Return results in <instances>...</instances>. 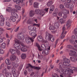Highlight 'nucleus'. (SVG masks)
Instances as JSON below:
<instances>
[{
	"instance_id": "1",
	"label": "nucleus",
	"mask_w": 77,
	"mask_h": 77,
	"mask_svg": "<svg viewBox=\"0 0 77 77\" xmlns=\"http://www.w3.org/2000/svg\"><path fill=\"white\" fill-rule=\"evenodd\" d=\"M70 68H71V67L69 65L66 66V67H64V68L66 70L64 71V69H63V73L62 74H63L64 77H71V76L69 75L70 74V71L71 70Z\"/></svg>"
},
{
	"instance_id": "2",
	"label": "nucleus",
	"mask_w": 77,
	"mask_h": 77,
	"mask_svg": "<svg viewBox=\"0 0 77 77\" xmlns=\"http://www.w3.org/2000/svg\"><path fill=\"white\" fill-rule=\"evenodd\" d=\"M30 35L32 36V37L29 38L26 37L25 38V41L27 44H30V42L29 41V39L32 41V42H33L34 40L33 39H35V37L36 36V33L35 32L33 31H31L29 32Z\"/></svg>"
},
{
	"instance_id": "3",
	"label": "nucleus",
	"mask_w": 77,
	"mask_h": 77,
	"mask_svg": "<svg viewBox=\"0 0 77 77\" xmlns=\"http://www.w3.org/2000/svg\"><path fill=\"white\" fill-rule=\"evenodd\" d=\"M17 38L19 39H20V41L17 38H15L14 41L16 44H19V43H20V42L21 41H23L24 39V36L23 35V34L21 33L17 35Z\"/></svg>"
},
{
	"instance_id": "4",
	"label": "nucleus",
	"mask_w": 77,
	"mask_h": 77,
	"mask_svg": "<svg viewBox=\"0 0 77 77\" xmlns=\"http://www.w3.org/2000/svg\"><path fill=\"white\" fill-rule=\"evenodd\" d=\"M45 39L51 41V42H54V37H53V35L47 31L46 32Z\"/></svg>"
},
{
	"instance_id": "5",
	"label": "nucleus",
	"mask_w": 77,
	"mask_h": 77,
	"mask_svg": "<svg viewBox=\"0 0 77 77\" xmlns=\"http://www.w3.org/2000/svg\"><path fill=\"white\" fill-rule=\"evenodd\" d=\"M35 14L37 15H41V16H42V17L45 14L44 10H40L39 9H37L35 11Z\"/></svg>"
},
{
	"instance_id": "6",
	"label": "nucleus",
	"mask_w": 77,
	"mask_h": 77,
	"mask_svg": "<svg viewBox=\"0 0 77 77\" xmlns=\"http://www.w3.org/2000/svg\"><path fill=\"white\" fill-rule=\"evenodd\" d=\"M63 61H62V63L63 62V64L65 66L64 67H66V66L68 65H69L68 64L67 65V63H69L70 62V60H69L68 59L65 58L63 59Z\"/></svg>"
},
{
	"instance_id": "7",
	"label": "nucleus",
	"mask_w": 77,
	"mask_h": 77,
	"mask_svg": "<svg viewBox=\"0 0 77 77\" xmlns=\"http://www.w3.org/2000/svg\"><path fill=\"white\" fill-rule=\"evenodd\" d=\"M66 28L65 26H63L62 28L63 31L62 32V34L61 35V36L60 37V39H63L65 37V33L64 32H65V30Z\"/></svg>"
},
{
	"instance_id": "8",
	"label": "nucleus",
	"mask_w": 77,
	"mask_h": 77,
	"mask_svg": "<svg viewBox=\"0 0 77 77\" xmlns=\"http://www.w3.org/2000/svg\"><path fill=\"white\" fill-rule=\"evenodd\" d=\"M67 2H65L64 3V6L67 8H69V4L71 3V0H68Z\"/></svg>"
},
{
	"instance_id": "9",
	"label": "nucleus",
	"mask_w": 77,
	"mask_h": 77,
	"mask_svg": "<svg viewBox=\"0 0 77 77\" xmlns=\"http://www.w3.org/2000/svg\"><path fill=\"white\" fill-rule=\"evenodd\" d=\"M28 66L29 67H30L34 69H37V70H39V69H41V67H38L35 66H33L30 64H28Z\"/></svg>"
},
{
	"instance_id": "10",
	"label": "nucleus",
	"mask_w": 77,
	"mask_h": 77,
	"mask_svg": "<svg viewBox=\"0 0 77 77\" xmlns=\"http://www.w3.org/2000/svg\"><path fill=\"white\" fill-rule=\"evenodd\" d=\"M71 23H72V21L71 20L69 19L67 20L66 24V26L67 28H69L71 26Z\"/></svg>"
},
{
	"instance_id": "11",
	"label": "nucleus",
	"mask_w": 77,
	"mask_h": 77,
	"mask_svg": "<svg viewBox=\"0 0 77 77\" xmlns=\"http://www.w3.org/2000/svg\"><path fill=\"white\" fill-rule=\"evenodd\" d=\"M11 65L14 68H17L19 66V64L14 62L12 63Z\"/></svg>"
},
{
	"instance_id": "12",
	"label": "nucleus",
	"mask_w": 77,
	"mask_h": 77,
	"mask_svg": "<svg viewBox=\"0 0 77 77\" xmlns=\"http://www.w3.org/2000/svg\"><path fill=\"white\" fill-rule=\"evenodd\" d=\"M14 48L16 49L18 48V50H20V45L19 44L16 43L14 44Z\"/></svg>"
},
{
	"instance_id": "13",
	"label": "nucleus",
	"mask_w": 77,
	"mask_h": 77,
	"mask_svg": "<svg viewBox=\"0 0 77 77\" xmlns=\"http://www.w3.org/2000/svg\"><path fill=\"white\" fill-rule=\"evenodd\" d=\"M11 15L16 18H18V15L16 13L14 12H12L11 13Z\"/></svg>"
},
{
	"instance_id": "14",
	"label": "nucleus",
	"mask_w": 77,
	"mask_h": 77,
	"mask_svg": "<svg viewBox=\"0 0 77 77\" xmlns=\"http://www.w3.org/2000/svg\"><path fill=\"white\" fill-rule=\"evenodd\" d=\"M70 59L71 61L72 62H74L75 63L76 62H77V58H75L73 57H70Z\"/></svg>"
},
{
	"instance_id": "15",
	"label": "nucleus",
	"mask_w": 77,
	"mask_h": 77,
	"mask_svg": "<svg viewBox=\"0 0 77 77\" xmlns=\"http://www.w3.org/2000/svg\"><path fill=\"white\" fill-rule=\"evenodd\" d=\"M16 59V56L14 55H11L10 57V59L11 61H14Z\"/></svg>"
},
{
	"instance_id": "16",
	"label": "nucleus",
	"mask_w": 77,
	"mask_h": 77,
	"mask_svg": "<svg viewBox=\"0 0 77 77\" xmlns=\"http://www.w3.org/2000/svg\"><path fill=\"white\" fill-rule=\"evenodd\" d=\"M5 63L8 65H10L11 64V62L9 59H6L5 60Z\"/></svg>"
},
{
	"instance_id": "17",
	"label": "nucleus",
	"mask_w": 77,
	"mask_h": 77,
	"mask_svg": "<svg viewBox=\"0 0 77 77\" xmlns=\"http://www.w3.org/2000/svg\"><path fill=\"white\" fill-rule=\"evenodd\" d=\"M70 52L72 53V55L74 57H77V53L76 52L72 50H71Z\"/></svg>"
},
{
	"instance_id": "18",
	"label": "nucleus",
	"mask_w": 77,
	"mask_h": 77,
	"mask_svg": "<svg viewBox=\"0 0 77 77\" xmlns=\"http://www.w3.org/2000/svg\"><path fill=\"white\" fill-rule=\"evenodd\" d=\"M35 15V13L33 10L29 12V16L31 17H32Z\"/></svg>"
},
{
	"instance_id": "19",
	"label": "nucleus",
	"mask_w": 77,
	"mask_h": 77,
	"mask_svg": "<svg viewBox=\"0 0 77 77\" xmlns=\"http://www.w3.org/2000/svg\"><path fill=\"white\" fill-rule=\"evenodd\" d=\"M55 70L56 71H57L58 72H59L60 74H63L62 72L63 71V69H61V70H60L58 68H56L55 69Z\"/></svg>"
},
{
	"instance_id": "20",
	"label": "nucleus",
	"mask_w": 77,
	"mask_h": 77,
	"mask_svg": "<svg viewBox=\"0 0 77 77\" xmlns=\"http://www.w3.org/2000/svg\"><path fill=\"white\" fill-rule=\"evenodd\" d=\"M5 75L6 77H12V74L7 72L5 73Z\"/></svg>"
},
{
	"instance_id": "21",
	"label": "nucleus",
	"mask_w": 77,
	"mask_h": 77,
	"mask_svg": "<svg viewBox=\"0 0 77 77\" xmlns=\"http://www.w3.org/2000/svg\"><path fill=\"white\" fill-rule=\"evenodd\" d=\"M39 6V3L37 2H35L33 4V6L35 8H38Z\"/></svg>"
},
{
	"instance_id": "22",
	"label": "nucleus",
	"mask_w": 77,
	"mask_h": 77,
	"mask_svg": "<svg viewBox=\"0 0 77 77\" xmlns=\"http://www.w3.org/2000/svg\"><path fill=\"white\" fill-rule=\"evenodd\" d=\"M63 14L65 15H68V14H69V11H68V10L65 9L64 10Z\"/></svg>"
},
{
	"instance_id": "23",
	"label": "nucleus",
	"mask_w": 77,
	"mask_h": 77,
	"mask_svg": "<svg viewBox=\"0 0 77 77\" xmlns=\"http://www.w3.org/2000/svg\"><path fill=\"white\" fill-rule=\"evenodd\" d=\"M14 6L15 8L17 9V10H18V11H21V7L20 6H19L17 5H15Z\"/></svg>"
},
{
	"instance_id": "24",
	"label": "nucleus",
	"mask_w": 77,
	"mask_h": 77,
	"mask_svg": "<svg viewBox=\"0 0 77 77\" xmlns=\"http://www.w3.org/2000/svg\"><path fill=\"white\" fill-rule=\"evenodd\" d=\"M9 52L12 54H14L15 53V51H16L15 50H14L12 49H10L9 50Z\"/></svg>"
},
{
	"instance_id": "25",
	"label": "nucleus",
	"mask_w": 77,
	"mask_h": 77,
	"mask_svg": "<svg viewBox=\"0 0 77 77\" xmlns=\"http://www.w3.org/2000/svg\"><path fill=\"white\" fill-rule=\"evenodd\" d=\"M33 23V22L32 19H29L27 22V23L28 24H32Z\"/></svg>"
},
{
	"instance_id": "26",
	"label": "nucleus",
	"mask_w": 77,
	"mask_h": 77,
	"mask_svg": "<svg viewBox=\"0 0 77 77\" xmlns=\"http://www.w3.org/2000/svg\"><path fill=\"white\" fill-rule=\"evenodd\" d=\"M29 67V64L28 65V66L27 67V68H28V70L29 72H32L33 71V69H32V68H31L30 67Z\"/></svg>"
},
{
	"instance_id": "27",
	"label": "nucleus",
	"mask_w": 77,
	"mask_h": 77,
	"mask_svg": "<svg viewBox=\"0 0 77 77\" xmlns=\"http://www.w3.org/2000/svg\"><path fill=\"white\" fill-rule=\"evenodd\" d=\"M49 29L50 30H54L55 27L53 26H49Z\"/></svg>"
},
{
	"instance_id": "28",
	"label": "nucleus",
	"mask_w": 77,
	"mask_h": 77,
	"mask_svg": "<svg viewBox=\"0 0 77 77\" xmlns=\"http://www.w3.org/2000/svg\"><path fill=\"white\" fill-rule=\"evenodd\" d=\"M21 57L22 59H24L26 57V55L25 54H23L21 55Z\"/></svg>"
},
{
	"instance_id": "29",
	"label": "nucleus",
	"mask_w": 77,
	"mask_h": 77,
	"mask_svg": "<svg viewBox=\"0 0 77 77\" xmlns=\"http://www.w3.org/2000/svg\"><path fill=\"white\" fill-rule=\"evenodd\" d=\"M11 72L13 74L17 73V70L15 69L14 68H12L11 69Z\"/></svg>"
},
{
	"instance_id": "30",
	"label": "nucleus",
	"mask_w": 77,
	"mask_h": 77,
	"mask_svg": "<svg viewBox=\"0 0 77 77\" xmlns=\"http://www.w3.org/2000/svg\"><path fill=\"white\" fill-rule=\"evenodd\" d=\"M54 10V6L53 5H51L50 8V11H51L52 12H53Z\"/></svg>"
},
{
	"instance_id": "31",
	"label": "nucleus",
	"mask_w": 77,
	"mask_h": 77,
	"mask_svg": "<svg viewBox=\"0 0 77 77\" xmlns=\"http://www.w3.org/2000/svg\"><path fill=\"white\" fill-rule=\"evenodd\" d=\"M62 61H61V63H60L59 64V68L60 69H62V66H63V64L62 63L63 62H62Z\"/></svg>"
},
{
	"instance_id": "32",
	"label": "nucleus",
	"mask_w": 77,
	"mask_h": 77,
	"mask_svg": "<svg viewBox=\"0 0 77 77\" xmlns=\"http://www.w3.org/2000/svg\"><path fill=\"white\" fill-rule=\"evenodd\" d=\"M23 0H17V1L16 2V4L17 5H20V3H23Z\"/></svg>"
},
{
	"instance_id": "33",
	"label": "nucleus",
	"mask_w": 77,
	"mask_h": 77,
	"mask_svg": "<svg viewBox=\"0 0 77 77\" xmlns=\"http://www.w3.org/2000/svg\"><path fill=\"white\" fill-rule=\"evenodd\" d=\"M10 19L13 22H15V21H16L15 18V17L13 16H11L10 17Z\"/></svg>"
},
{
	"instance_id": "34",
	"label": "nucleus",
	"mask_w": 77,
	"mask_h": 77,
	"mask_svg": "<svg viewBox=\"0 0 77 77\" xmlns=\"http://www.w3.org/2000/svg\"><path fill=\"white\" fill-rule=\"evenodd\" d=\"M36 46L38 48V49L39 50V51H41L42 50L41 49V48H40V46L39 45V44L37 43H36L35 44Z\"/></svg>"
},
{
	"instance_id": "35",
	"label": "nucleus",
	"mask_w": 77,
	"mask_h": 77,
	"mask_svg": "<svg viewBox=\"0 0 77 77\" xmlns=\"http://www.w3.org/2000/svg\"><path fill=\"white\" fill-rule=\"evenodd\" d=\"M54 26L57 29H58V28H59V23L57 22H56L54 23Z\"/></svg>"
},
{
	"instance_id": "36",
	"label": "nucleus",
	"mask_w": 77,
	"mask_h": 77,
	"mask_svg": "<svg viewBox=\"0 0 77 77\" xmlns=\"http://www.w3.org/2000/svg\"><path fill=\"white\" fill-rule=\"evenodd\" d=\"M38 41L41 42V41H42V36H39L38 38Z\"/></svg>"
},
{
	"instance_id": "37",
	"label": "nucleus",
	"mask_w": 77,
	"mask_h": 77,
	"mask_svg": "<svg viewBox=\"0 0 77 77\" xmlns=\"http://www.w3.org/2000/svg\"><path fill=\"white\" fill-rule=\"evenodd\" d=\"M23 64H21L19 66L18 68V70L19 71H21L22 69L23 68Z\"/></svg>"
},
{
	"instance_id": "38",
	"label": "nucleus",
	"mask_w": 77,
	"mask_h": 77,
	"mask_svg": "<svg viewBox=\"0 0 77 77\" xmlns=\"http://www.w3.org/2000/svg\"><path fill=\"white\" fill-rule=\"evenodd\" d=\"M52 4H53V2L52 1H50L48 3L47 6L48 7H50Z\"/></svg>"
},
{
	"instance_id": "39",
	"label": "nucleus",
	"mask_w": 77,
	"mask_h": 77,
	"mask_svg": "<svg viewBox=\"0 0 77 77\" xmlns=\"http://www.w3.org/2000/svg\"><path fill=\"white\" fill-rule=\"evenodd\" d=\"M21 50L22 51H23V52H25L26 51H27V49L26 48H21Z\"/></svg>"
},
{
	"instance_id": "40",
	"label": "nucleus",
	"mask_w": 77,
	"mask_h": 77,
	"mask_svg": "<svg viewBox=\"0 0 77 77\" xmlns=\"http://www.w3.org/2000/svg\"><path fill=\"white\" fill-rule=\"evenodd\" d=\"M41 47L42 48L43 50H44L46 49V48L45 47V45L44 44H42L41 45Z\"/></svg>"
},
{
	"instance_id": "41",
	"label": "nucleus",
	"mask_w": 77,
	"mask_h": 77,
	"mask_svg": "<svg viewBox=\"0 0 77 77\" xmlns=\"http://www.w3.org/2000/svg\"><path fill=\"white\" fill-rule=\"evenodd\" d=\"M13 75L14 77H18V73L17 72L13 74Z\"/></svg>"
},
{
	"instance_id": "42",
	"label": "nucleus",
	"mask_w": 77,
	"mask_h": 77,
	"mask_svg": "<svg viewBox=\"0 0 77 77\" xmlns=\"http://www.w3.org/2000/svg\"><path fill=\"white\" fill-rule=\"evenodd\" d=\"M1 22H4L5 21V19L3 17V16H1Z\"/></svg>"
},
{
	"instance_id": "43",
	"label": "nucleus",
	"mask_w": 77,
	"mask_h": 77,
	"mask_svg": "<svg viewBox=\"0 0 77 77\" xmlns=\"http://www.w3.org/2000/svg\"><path fill=\"white\" fill-rule=\"evenodd\" d=\"M12 10V8L11 7H8V9H6L7 11L8 12H10Z\"/></svg>"
},
{
	"instance_id": "44",
	"label": "nucleus",
	"mask_w": 77,
	"mask_h": 77,
	"mask_svg": "<svg viewBox=\"0 0 77 77\" xmlns=\"http://www.w3.org/2000/svg\"><path fill=\"white\" fill-rule=\"evenodd\" d=\"M7 72H6V68H5L2 70V73H6Z\"/></svg>"
},
{
	"instance_id": "45",
	"label": "nucleus",
	"mask_w": 77,
	"mask_h": 77,
	"mask_svg": "<svg viewBox=\"0 0 77 77\" xmlns=\"http://www.w3.org/2000/svg\"><path fill=\"white\" fill-rule=\"evenodd\" d=\"M72 71H74L77 72V68L75 67H72Z\"/></svg>"
},
{
	"instance_id": "46",
	"label": "nucleus",
	"mask_w": 77,
	"mask_h": 77,
	"mask_svg": "<svg viewBox=\"0 0 77 77\" xmlns=\"http://www.w3.org/2000/svg\"><path fill=\"white\" fill-rule=\"evenodd\" d=\"M2 48H6V44L3 43L2 44Z\"/></svg>"
},
{
	"instance_id": "47",
	"label": "nucleus",
	"mask_w": 77,
	"mask_h": 77,
	"mask_svg": "<svg viewBox=\"0 0 77 77\" xmlns=\"http://www.w3.org/2000/svg\"><path fill=\"white\" fill-rule=\"evenodd\" d=\"M5 24L7 26H8V27H10L11 26V24H10V23L9 22H6Z\"/></svg>"
},
{
	"instance_id": "48",
	"label": "nucleus",
	"mask_w": 77,
	"mask_h": 77,
	"mask_svg": "<svg viewBox=\"0 0 77 77\" xmlns=\"http://www.w3.org/2000/svg\"><path fill=\"white\" fill-rule=\"evenodd\" d=\"M54 12L57 14H58V13L59 12V10L57 9V8H56L55 9Z\"/></svg>"
},
{
	"instance_id": "49",
	"label": "nucleus",
	"mask_w": 77,
	"mask_h": 77,
	"mask_svg": "<svg viewBox=\"0 0 77 77\" xmlns=\"http://www.w3.org/2000/svg\"><path fill=\"white\" fill-rule=\"evenodd\" d=\"M5 65V64L4 63H2V65L0 66V70H1L3 68V67Z\"/></svg>"
},
{
	"instance_id": "50",
	"label": "nucleus",
	"mask_w": 77,
	"mask_h": 77,
	"mask_svg": "<svg viewBox=\"0 0 77 77\" xmlns=\"http://www.w3.org/2000/svg\"><path fill=\"white\" fill-rule=\"evenodd\" d=\"M59 7H60V9H62L64 8V5H63L62 4H60V5Z\"/></svg>"
},
{
	"instance_id": "51",
	"label": "nucleus",
	"mask_w": 77,
	"mask_h": 77,
	"mask_svg": "<svg viewBox=\"0 0 77 77\" xmlns=\"http://www.w3.org/2000/svg\"><path fill=\"white\" fill-rule=\"evenodd\" d=\"M63 15H64L63 17V18H64V19H66V18H67V17H68V16L66 14H63Z\"/></svg>"
},
{
	"instance_id": "52",
	"label": "nucleus",
	"mask_w": 77,
	"mask_h": 77,
	"mask_svg": "<svg viewBox=\"0 0 77 77\" xmlns=\"http://www.w3.org/2000/svg\"><path fill=\"white\" fill-rule=\"evenodd\" d=\"M7 68L8 69L10 70V69H11V68H12V66H7Z\"/></svg>"
},
{
	"instance_id": "53",
	"label": "nucleus",
	"mask_w": 77,
	"mask_h": 77,
	"mask_svg": "<svg viewBox=\"0 0 77 77\" xmlns=\"http://www.w3.org/2000/svg\"><path fill=\"white\" fill-rule=\"evenodd\" d=\"M67 47L68 48H70V49H71V48H72V46L71 45H67Z\"/></svg>"
},
{
	"instance_id": "54",
	"label": "nucleus",
	"mask_w": 77,
	"mask_h": 77,
	"mask_svg": "<svg viewBox=\"0 0 77 77\" xmlns=\"http://www.w3.org/2000/svg\"><path fill=\"white\" fill-rule=\"evenodd\" d=\"M21 5L22 7H24V6H25V5H26V3L24 2H23V3H21Z\"/></svg>"
},
{
	"instance_id": "55",
	"label": "nucleus",
	"mask_w": 77,
	"mask_h": 77,
	"mask_svg": "<svg viewBox=\"0 0 77 77\" xmlns=\"http://www.w3.org/2000/svg\"><path fill=\"white\" fill-rule=\"evenodd\" d=\"M4 24V22H0V25L1 26H3Z\"/></svg>"
},
{
	"instance_id": "56",
	"label": "nucleus",
	"mask_w": 77,
	"mask_h": 77,
	"mask_svg": "<svg viewBox=\"0 0 77 77\" xmlns=\"http://www.w3.org/2000/svg\"><path fill=\"white\" fill-rule=\"evenodd\" d=\"M59 21L62 24L63 23V19L62 18L60 19L59 20Z\"/></svg>"
},
{
	"instance_id": "57",
	"label": "nucleus",
	"mask_w": 77,
	"mask_h": 77,
	"mask_svg": "<svg viewBox=\"0 0 77 77\" xmlns=\"http://www.w3.org/2000/svg\"><path fill=\"white\" fill-rule=\"evenodd\" d=\"M73 5L72 4H69V7H70V8L71 9H72L73 8Z\"/></svg>"
},
{
	"instance_id": "58",
	"label": "nucleus",
	"mask_w": 77,
	"mask_h": 77,
	"mask_svg": "<svg viewBox=\"0 0 77 77\" xmlns=\"http://www.w3.org/2000/svg\"><path fill=\"white\" fill-rule=\"evenodd\" d=\"M0 53L1 54H4V53H5V51H4L3 50H1L0 51Z\"/></svg>"
},
{
	"instance_id": "59",
	"label": "nucleus",
	"mask_w": 77,
	"mask_h": 77,
	"mask_svg": "<svg viewBox=\"0 0 77 77\" xmlns=\"http://www.w3.org/2000/svg\"><path fill=\"white\" fill-rule=\"evenodd\" d=\"M57 14L54 12H53V13L52 14V15L53 17H56L57 16Z\"/></svg>"
},
{
	"instance_id": "60",
	"label": "nucleus",
	"mask_w": 77,
	"mask_h": 77,
	"mask_svg": "<svg viewBox=\"0 0 77 77\" xmlns=\"http://www.w3.org/2000/svg\"><path fill=\"white\" fill-rule=\"evenodd\" d=\"M58 16L59 17H61L62 16V13L61 12H60L58 13Z\"/></svg>"
},
{
	"instance_id": "61",
	"label": "nucleus",
	"mask_w": 77,
	"mask_h": 77,
	"mask_svg": "<svg viewBox=\"0 0 77 77\" xmlns=\"http://www.w3.org/2000/svg\"><path fill=\"white\" fill-rule=\"evenodd\" d=\"M45 51H46L47 52H45V55H47L49 53V51L46 50Z\"/></svg>"
},
{
	"instance_id": "62",
	"label": "nucleus",
	"mask_w": 77,
	"mask_h": 77,
	"mask_svg": "<svg viewBox=\"0 0 77 77\" xmlns=\"http://www.w3.org/2000/svg\"><path fill=\"white\" fill-rule=\"evenodd\" d=\"M12 0H4V2H10Z\"/></svg>"
},
{
	"instance_id": "63",
	"label": "nucleus",
	"mask_w": 77,
	"mask_h": 77,
	"mask_svg": "<svg viewBox=\"0 0 77 77\" xmlns=\"http://www.w3.org/2000/svg\"><path fill=\"white\" fill-rule=\"evenodd\" d=\"M48 9H49V8H46L45 9V11L46 12H48Z\"/></svg>"
},
{
	"instance_id": "64",
	"label": "nucleus",
	"mask_w": 77,
	"mask_h": 77,
	"mask_svg": "<svg viewBox=\"0 0 77 77\" xmlns=\"http://www.w3.org/2000/svg\"><path fill=\"white\" fill-rule=\"evenodd\" d=\"M20 28V27H17L16 29L14 30L15 32H17L18 30V29H19V28Z\"/></svg>"
}]
</instances>
